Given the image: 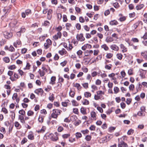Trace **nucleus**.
I'll return each instance as SVG.
<instances>
[{
  "label": "nucleus",
  "mask_w": 147,
  "mask_h": 147,
  "mask_svg": "<svg viewBox=\"0 0 147 147\" xmlns=\"http://www.w3.org/2000/svg\"><path fill=\"white\" fill-rule=\"evenodd\" d=\"M101 47L104 49L105 51H107L109 49V47L106 44H104L101 46Z\"/></svg>",
  "instance_id": "obj_35"
},
{
  "label": "nucleus",
  "mask_w": 147,
  "mask_h": 147,
  "mask_svg": "<svg viewBox=\"0 0 147 147\" xmlns=\"http://www.w3.org/2000/svg\"><path fill=\"white\" fill-rule=\"evenodd\" d=\"M20 56L18 53H15L13 54L11 57V59L12 60H14L17 59Z\"/></svg>",
  "instance_id": "obj_9"
},
{
  "label": "nucleus",
  "mask_w": 147,
  "mask_h": 147,
  "mask_svg": "<svg viewBox=\"0 0 147 147\" xmlns=\"http://www.w3.org/2000/svg\"><path fill=\"white\" fill-rule=\"evenodd\" d=\"M83 87L85 89H87L88 88V83H85L82 84Z\"/></svg>",
  "instance_id": "obj_53"
},
{
  "label": "nucleus",
  "mask_w": 147,
  "mask_h": 147,
  "mask_svg": "<svg viewBox=\"0 0 147 147\" xmlns=\"http://www.w3.org/2000/svg\"><path fill=\"white\" fill-rule=\"evenodd\" d=\"M31 13V10L30 9H27L25 10V12H22L21 13L22 17L23 18H25L26 17V15H28Z\"/></svg>",
  "instance_id": "obj_5"
},
{
  "label": "nucleus",
  "mask_w": 147,
  "mask_h": 147,
  "mask_svg": "<svg viewBox=\"0 0 147 147\" xmlns=\"http://www.w3.org/2000/svg\"><path fill=\"white\" fill-rule=\"evenodd\" d=\"M44 120V117L42 116H40L38 118V121L42 123L43 122Z\"/></svg>",
  "instance_id": "obj_43"
},
{
  "label": "nucleus",
  "mask_w": 147,
  "mask_h": 147,
  "mask_svg": "<svg viewBox=\"0 0 147 147\" xmlns=\"http://www.w3.org/2000/svg\"><path fill=\"white\" fill-rule=\"evenodd\" d=\"M28 138L29 139L32 140L34 139V136L32 133H30L28 136Z\"/></svg>",
  "instance_id": "obj_31"
},
{
  "label": "nucleus",
  "mask_w": 147,
  "mask_h": 147,
  "mask_svg": "<svg viewBox=\"0 0 147 147\" xmlns=\"http://www.w3.org/2000/svg\"><path fill=\"white\" fill-rule=\"evenodd\" d=\"M53 13V11L51 9H49L47 13V18L49 20H50L52 17V13Z\"/></svg>",
  "instance_id": "obj_6"
},
{
  "label": "nucleus",
  "mask_w": 147,
  "mask_h": 147,
  "mask_svg": "<svg viewBox=\"0 0 147 147\" xmlns=\"http://www.w3.org/2000/svg\"><path fill=\"white\" fill-rule=\"evenodd\" d=\"M75 94V93L71 90L69 92V96L72 97H74Z\"/></svg>",
  "instance_id": "obj_28"
},
{
  "label": "nucleus",
  "mask_w": 147,
  "mask_h": 147,
  "mask_svg": "<svg viewBox=\"0 0 147 147\" xmlns=\"http://www.w3.org/2000/svg\"><path fill=\"white\" fill-rule=\"evenodd\" d=\"M97 94L98 95V96H101V97L102 96H101L102 95H104L105 94V92L103 91H102V90H99L98 91L96 92Z\"/></svg>",
  "instance_id": "obj_25"
},
{
  "label": "nucleus",
  "mask_w": 147,
  "mask_h": 147,
  "mask_svg": "<svg viewBox=\"0 0 147 147\" xmlns=\"http://www.w3.org/2000/svg\"><path fill=\"white\" fill-rule=\"evenodd\" d=\"M30 65L29 63H27L26 67L25 68H24V70H26V69H29L30 68Z\"/></svg>",
  "instance_id": "obj_39"
},
{
  "label": "nucleus",
  "mask_w": 147,
  "mask_h": 147,
  "mask_svg": "<svg viewBox=\"0 0 147 147\" xmlns=\"http://www.w3.org/2000/svg\"><path fill=\"white\" fill-rule=\"evenodd\" d=\"M61 36V33L60 32H58L57 34L53 36V38L55 40H57L59 38H60Z\"/></svg>",
  "instance_id": "obj_7"
},
{
  "label": "nucleus",
  "mask_w": 147,
  "mask_h": 147,
  "mask_svg": "<svg viewBox=\"0 0 147 147\" xmlns=\"http://www.w3.org/2000/svg\"><path fill=\"white\" fill-rule=\"evenodd\" d=\"M113 54L111 53H107L106 55V57L107 58L110 59L113 56Z\"/></svg>",
  "instance_id": "obj_42"
},
{
  "label": "nucleus",
  "mask_w": 147,
  "mask_h": 147,
  "mask_svg": "<svg viewBox=\"0 0 147 147\" xmlns=\"http://www.w3.org/2000/svg\"><path fill=\"white\" fill-rule=\"evenodd\" d=\"M61 111L60 110L53 109L51 114V117L53 118L57 119L58 116L61 114Z\"/></svg>",
  "instance_id": "obj_1"
},
{
  "label": "nucleus",
  "mask_w": 147,
  "mask_h": 147,
  "mask_svg": "<svg viewBox=\"0 0 147 147\" xmlns=\"http://www.w3.org/2000/svg\"><path fill=\"white\" fill-rule=\"evenodd\" d=\"M109 24L111 25H116L118 24V22L116 20H114L110 21Z\"/></svg>",
  "instance_id": "obj_23"
},
{
  "label": "nucleus",
  "mask_w": 147,
  "mask_h": 147,
  "mask_svg": "<svg viewBox=\"0 0 147 147\" xmlns=\"http://www.w3.org/2000/svg\"><path fill=\"white\" fill-rule=\"evenodd\" d=\"M120 47L121 49H122V51L123 52H125L127 51V48L122 44H121L120 45Z\"/></svg>",
  "instance_id": "obj_17"
},
{
  "label": "nucleus",
  "mask_w": 147,
  "mask_h": 147,
  "mask_svg": "<svg viewBox=\"0 0 147 147\" xmlns=\"http://www.w3.org/2000/svg\"><path fill=\"white\" fill-rule=\"evenodd\" d=\"M121 107L123 109H124L126 106L125 104L123 102H122L120 104Z\"/></svg>",
  "instance_id": "obj_62"
},
{
  "label": "nucleus",
  "mask_w": 147,
  "mask_h": 147,
  "mask_svg": "<svg viewBox=\"0 0 147 147\" xmlns=\"http://www.w3.org/2000/svg\"><path fill=\"white\" fill-rule=\"evenodd\" d=\"M120 74L122 77V78L124 77L126 75V74L124 71H122L121 72Z\"/></svg>",
  "instance_id": "obj_51"
},
{
  "label": "nucleus",
  "mask_w": 147,
  "mask_h": 147,
  "mask_svg": "<svg viewBox=\"0 0 147 147\" xmlns=\"http://www.w3.org/2000/svg\"><path fill=\"white\" fill-rule=\"evenodd\" d=\"M91 138V136L90 135H87L85 137V139L87 141H90Z\"/></svg>",
  "instance_id": "obj_55"
},
{
  "label": "nucleus",
  "mask_w": 147,
  "mask_h": 147,
  "mask_svg": "<svg viewBox=\"0 0 147 147\" xmlns=\"http://www.w3.org/2000/svg\"><path fill=\"white\" fill-rule=\"evenodd\" d=\"M49 100L51 102H53L55 99V97L53 94H51L49 98Z\"/></svg>",
  "instance_id": "obj_24"
},
{
  "label": "nucleus",
  "mask_w": 147,
  "mask_h": 147,
  "mask_svg": "<svg viewBox=\"0 0 147 147\" xmlns=\"http://www.w3.org/2000/svg\"><path fill=\"white\" fill-rule=\"evenodd\" d=\"M126 20V18L124 16H123L120 17L119 19V20L121 22H123L125 20Z\"/></svg>",
  "instance_id": "obj_44"
},
{
  "label": "nucleus",
  "mask_w": 147,
  "mask_h": 147,
  "mask_svg": "<svg viewBox=\"0 0 147 147\" xmlns=\"http://www.w3.org/2000/svg\"><path fill=\"white\" fill-rule=\"evenodd\" d=\"M82 103L84 105H88L89 104L88 100L86 99L84 100V101H83Z\"/></svg>",
  "instance_id": "obj_59"
},
{
  "label": "nucleus",
  "mask_w": 147,
  "mask_h": 147,
  "mask_svg": "<svg viewBox=\"0 0 147 147\" xmlns=\"http://www.w3.org/2000/svg\"><path fill=\"white\" fill-rule=\"evenodd\" d=\"M15 126L18 129H20L21 127V126L19 123L17 121H16L14 123Z\"/></svg>",
  "instance_id": "obj_20"
},
{
  "label": "nucleus",
  "mask_w": 147,
  "mask_h": 147,
  "mask_svg": "<svg viewBox=\"0 0 147 147\" xmlns=\"http://www.w3.org/2000/svg\"><path fill=\"white\" fill-rule=\"evenodd\" d=\"M10 7H5L3 9V11L4 13V15L2 16L1 17V19H3V18L5 17L7 13L9 12L10 11Z\"/></svg>",
  "instance_id": "obj_3"
},
{
  "label": "nucleus",
  "mask_w": 147,
  "mask_h": 147,
  "mask_svg": "<svg viewBox=\"0 0 147 147\" xmlns=\"http://www.w3.org/2000/svg\"><path fill=\"white\" fill-rule=\"evenodd\" d=\"M72 105L74 106H77L78 105V103L75 100H73L71 101Z\"/></svg>",
  "instance_id": "obj_29"
},
{
  "label": "nucleus",
  "mask_w": 147,
  "mask_h": 147,
  "mask_svg": "<svg viewBox=\"0 0 147 147\" xmlns=\"http://www.w3.org/2000/svg\"><path fill=\"white\" fill-rule=\"evenodd\" d=\"M117 58L119 60H121L122 58V55L121 53H118L117 54Z\"/></svg>",
  "instance_id": "obj_40"
},
{
  "label": "nucleus",
  "mask_w": 147,
  "mask_h": 147,
  "mask_svg": "<svg viewBox=\"0 0 147 147\" xmlns=\"http://www.w3.org/2000/svg\"><path fill=\"white\" fill-rule=\"evenodd\" d=\"M75 87H76L78 90L81 88V86L80 84L76 83L75 84Z\"/></svg>",
  "instance_id": "obj_60"
},
{
  "label": "nucleus",
  "mask_w": 147,
  "mask_h": 147,
  "mask_svg": "<svg viewBox=\"0 0 147 147\" xmlns=\"http://www.w3.org/2000/svg\"><path fill=\"white\" fill-rule=\"evenodd\" d=\"M45 127L43 126L40 130H38L37 131L38 133H43L45 131Z\"/></svg>",
  "instance_id": "obj_34"
},
{
  "label": "nucleus",
  "mask_w": 147,
  "mask_h": 147,
  "mask_svg": "<svg viewBox=\"0 0 147 147\" xmlns=\"http://www.w3.org/2000/svg\"><path fill=\"white\" fill-rule=\"evenodd\" d=\"M56 80V77L55 76H52L51 79V82H50L49 84L52 85L55 84V81Z\"/></svg>",
  "instance_id": "obj_13"
},
{
  "label": "nucleus",
  "mask_w": 147,
  "mask_h": 147,
  "mask_svg": "<svg viewBox=\"0 0 147 147\" xmlns=\"http://www.w3.org/2000/svg\"><path fill=\"white\" fill-rule=\"evenodd\" d=\"M70 136L69 134H64L62 135V137L63 138H67L69 137Z\"/></svg>",
  "instance_id": "obj_47"
},
{
  "label": "nucleus",
  "mask_w": 147,
  "mask_h": 147,
  "mask_svg": "<svg viewBox=\"0 0 147 147\" xmlns=\"http://www.w3.org/2000/svg\"><path fill=\"white\" fill-rule=\"evenodd\" d=\"M140 22H141L138 21L134 24L133 26V28L134 29L136 28L140 24Z\"/></svg>",
  "instance_id": "obj_21"
},
{
  "label": "nucleus",
  "mask_w": 147,
  "mask_h": 147,
  "mask_svg": "<svg viewBox=\"0 0 147 147\" xmlns=\"http://www.w3.org/2000/svg\"><path fill=\"white\" fill-rule=\"evenodd\" d=\"M113 40V38L111 37H107L106 39V41L108 42H112Z\"/></svg>",
  "instance_id": "obj_27"
},
{
  "label": "nucleus",
  "mask_w": 147,
  "mask_h": 147,
  "mask_svg": "<svg viewBox=\"0 0 147 147\" xmlns=\"http://www.w3.org/2000/svg\"><path fill=\"white\" fill-rule=\"evenodd\" d=\"M114 92L115 94H117V93H118L119 91V88L117 87H115L114 89Z\"/></svg>",
  "instance_id": "obj_36"
},
{
  "label": "nucleus",
  "mask_w": 147,
  "mask_h": 147,
  "mask_svg": "<svg viewBox=\"0 0 147 147\" xmlns=\"http://www.w3.org/2000/svg\"><path fill=\"white\" fill-rule=\"evenodd\" d=\"M131 100H132L131 98H127L126 102L127 105H129L131 101Z\"/></svg>",
  "instance_id": "obj_56"
},
{
  "label": "nucleus",
  "mask_w": 147,
  "mask_h": 147,
  "mask_svg": "<svg viewBox=\"0 0 147 147\" xmlns=\"http://www.w3.org/2000/svg\"><path fill=\"white\" fill-rule=\"evenodd\" d=\"M63 21L64 22H66L67 21V16L65 15H64L63 17Z\"/></svg>",
  "instance_id": "obj_54"
},
{
  "label": "nucleus",
  "mask_w": 147,
  "mask_h": 147,
  "mask_svg": "<svg viewBox=\"0 0 147 147\" xmlns=\"http://www.w3.org/2000/svg\"><path fill=\"white\" fill-rule=\"evenodd\" d=\"M101 81L100 80L97 79L96 81L95 84L96 85H98L101 84Z\"/></svg>",
  "instance_id": "obj_57"
},
{
  "label": "nucleus",
  "mask_w": 147,
  "mask_h": 147,
  "mask_svg": "<svg viewBox=\"0 0 147 147\" xmlns=\"http://www.w3.org/2000/svg\"><path fill=\"white\" fill-rule=\"evenodd\" d=\"M129 88L130 90L132 91L134 88V84H131L129 86Z\"/></svg>",
  "instance_id": "obj_41"
},
{
  "label": "nucleus",
  "mask_w": 147,
  "mask_h": 147,
  "mask_svg": "<svg viewBox=\"0 0 147 147\" xmlns=\"http://www.w3.org/2000/svg\"><path fill=\"white\" fill-rule=\"evenodd\" d=\"M59 53L61 55H62L65 54L67 53V51L64 49H63L59 51Z\"/></svg>",
  "instance_id": "obj_18"
},
{
  "label": "nucleus",
  "mask_w": 147,
  "mask_h": 147,
  "mask_svg": "<svg viewBox=\"0 0 147 147\" xmlns=\"http://www.w3.org/2000/svg\"><path fill=\"white\" fill-rule=\"evenodd\" d=\"M34 112L31 111H29L27 113V115L28 116H31L34 114Z\"/></svg>",
  "instance_id": "obj_50"
},
{
  "label": "nucleus",
  "mask_w": 147,
  "mask_h": 147,
  "mask_svg": "<svg viewBox=\"0 0 147 147\" xmlns=\"http://www.w3.org/2000/svg\"><path fill=\"white\" fill-rule=\"evenodd\" d=\"M144 6V5L143 4H141L138 5H137L136 7V9L137 10H140Z\"/></svg>",
  "instance_id": "obj_22"
},
{
  "label": "nucleus",
  "mask_w": 147,
  "mask_h": 147,
  "mask_svg": "<svg viewBox=\"0 0 147 147\" xmlns=\"http://www.w3.org/2000/svg\"><path fill=\"white\" fill-rule=\"evenodd\" d=\"M43 92V90L41 88L36 89L34 91V92L38 95L39 94V93H41L42 94Z\"/></svg>",
  "instance_id": "obj_11"
},
{
  "label": "nucleus",
  "mask_w": 147,
  "mask_h": 147,
  "mask_svg": "<svg viewBox=\"0 0 147 147\" xmlns=\"http://www.w3.org/2000/svg\"><path fill=\"white\" fill-rule=\"evenodd\" d=\"M84 18L82 16L80 17L79 18V21L80 22L84 23Z\"/></svg>",
  "instance_id": "obj_64"
},
{
  "label": "nucleus",
  "mask_w": 147,
  "mask_h": 147,
  "mask_svg": "<svg viewBox=\"0 0 147 147\" xmlns=\"http://www.w3.org/2000/svg\"><path fill=\"white\" fill-rule=\"evenodd\" d=\"M18 119L20 120V122L22 123H25L24 117L23 116L19 115Z\"/></svg>",
  "instance_id": "obj_15"
},
{
  "label": "nucleus",
  "mask_w": 147,
  "mask_h": 147,
  "mask_svg": "<svg viewBox=\"0 0 147 147\" xmlns=\"http://www.w3.org/2000/svg\"><path fill=\"white\" fill-rule=\"evenodd\" d=\"M76 38L78 41L81 42L85 40V38L83 36V34L82 33L80 34H78L76 36Z\"/></svg>",
  "instance_id": "obj_4"
},
{
  "label": "nucleus",
  "mask_w": 147,
  "mask_h": 147,
  "mask_svg": "<svg viewBox=\"0 0 147 147\" xmlns=\"http://www.w3.org/2000/svg\"><path fill=\"white\" fill-rule=\"evenodd\" d=\"M101 98V96H98L97 94V95H95L94 96V99L96 100H98L99 99H100Z\"/></svg>",
  "instance_id": "obj_38"
},
{
  "label": "nucleus",
  "mask_w": 147,
  "mask_h": 147,
  "mask_svg": "<svg viewBox=\"0 0 147 147\" xmlns=\"http://www.w3.org/2000/svg\"><path fill=\"white\" fill-rule=\"evenodd\" d=\"M13 76L14 77V78L11 77L9 78L12 81H16L17 79L19 78V76L16 73H15Z\"/></svg>",
  "instance_id": "obj_10"
},
{
  "label": "nucleus",
  "mask_w": 147,
  "mask_h": 147,
  "mask_svg": "<svg viewBox=\"0 0 147 147\" xmlns=\"http://www.w3.org/2000/svg\"><path fill=\"white\" fill-rule=\"evenodd\" d=\"M73 47L72 44H69V46L67 47V49L68 50L70 51L72 49Z\"/></svg>",
  "instance_id": "obj_61"
},
{
  "label": "nucleus",
  "mask_w": 147,
  "mask_h": 147,
  "mask_svg": "<svg viewBox=\"0 0 147 147\" xmlns=\"http://www.w3.org/2000/svg\"><path fill=\"white\" fill-rule=\"evenodd\" d=\"M3 34L5 38L7 39H9L11 38L13 36L12 33L9 32L7 31L3 32Z\"/></svg>",
  "instance_id": "obj_2"
},
{
  "label": "nucleus",
  "mask_w": 147,
  "mask_h": 147,
  "mask_svg": "<svg viewBox=\"0 0 147 147\" xmlns=\"http://www.w3.org/2000/svg\"><path fill=\"white\" fill-rule=\"evenodd\" d=\"M18 96L17 94L16 93H14L13 96L12 97V99L13 100L15 99L16 98H17Z\"/></svg>",
  "instance_id": "obj_63"
},
{
  "label": "nucleus",
  "mask_w": 147,
  "mask_h": 147,
  "mask_svg": "<svg viewBox=\"0 0 147 147\" xmlns=\"http://www.w3.org/2000/svg\"><path fill=\"white\" fill-rule=\"evenodd\" d=\"M3 61L6 63H8L9 62L10 59L8 57H5L3 58Z\"/></svg>",
  "instance_id": "obj_32"
},
{
  "label": "nucleus",
  "mask_w": 147,
  "mask_h": 147,
  "mask_svg": "<svg viewBox=\"0 0 147 147\" xmlns=\"http://www.w3.org/2000/svg\"><path fill=\"white\" fill-rule=\"evenodd\" d=\"M85 96L87 98L90 97L91 96V94L89 92H85L84 93Z\"/></svg>",
  "instance_id": "obj_26"
},
{
  "label": "nucleus",
  "mask_w": 147,
  "mask_h": 147,
  "mask_svg": "<svg viewBox=\"0 0 147 147\" xmlns=\"http://www.w3.org/2000/svg\"><path fill=\"white\" fill-rule=\"evenodd\" d=\"M110 47L112 49L115 51H118L119 50V47L115 45H112Z\"/></svg>",
  "instance_id": "obj_12"
},
{
  "label": "nucleus",
  "mask_w": 147,
  "mask_h": 147,
  "mask_svg": "<svg viewBox=\"0 0 147 147\" xmlns=\"http://www.w3.org/2000/svg\"><path fill=\"white\" fill-rule=\"evenodd\" d=\"M76 27L78 30H80L81 29V26L79 23H77L76 24Z\"/></svg>",
  "instance_id": "obj_49"
},
{
  "label": "nucleus",
  "mask_w": 147,
  "mask_h": 147,
  "mask_svg": "<svg viewBox=\"0 0 147 147\" xmlns=\"http://www.w3.org/2000/svg\"><path fill=\"white\" fill-rule=\"evenodd\" d=\"M55 136L54 135L53 136H52V137L50 138L51 140L53 141H56L58 140L59 139L57 136V132H55Z\"/></svg>",
  "instance_id": "obj_8"
},
{
  "label": "nucleus",
  "mask_w": 147,
  "mask_h": 147,
  "mask_svg": "<svg viewBox=\"0 0 147 147\" xmlns=\"http://www.w3.org/2000/svg\"><path fill=\"white\" fill-rule=\"evenodd\" d=\"M80 112L83 115L86 114V109L85 108L82 107L80 109Z\"/></svg>",
  "instance_id": "obj_19"
},
{
  "label": "nucleus",
  "mask_w": 147,
  "mask_h": 147,
  "mask_svg": "<svg viewBox=\"0 0 147 147\" xmlns=\"http://www.w3.org/2000/svg\"><path fill=\"white\" fill-rule=\"evenodd\" d=\"M76 138L77 139L81 138L82 136L81 134L79 132H77L76 134Z\"/></svg>",
  "instance_id": "obj_37"
},
{
  "label": "nucleus",
  "mask_w": 147,
  "mask_h": 147,
  "mask_svg": "<svg viewBox=\"0 0 147 147\" xmlns=\"http://www.w3.org/2000/svg\"><path fill=\"white\" fill-rule=\"evenodd\" d=\"M141 55L143 57L144 59H147V51H145L142 52L141 53Z\"/></svg>",
  "instance_id": "obj_16"
},
{
  "label": "nucleus",
  "mask_w": 147,
  "mask_h": 147,
  "mask_svg": "<svg viewBox=\"0 0 147 147\" xmlns=\"http://www.w3.org/2000/svg\"><path fill=\"white\" fill-rule=\"evenodd\" d=\"M120 142L121 144H122L124 147H127L128 146L127 144L125 143L123 141H122Z\"/></svg>",
  "instance_id": "obj_48"
},
{
  "label": "nucleus",
  "mask_w": 147,
  "mask_h": 147,
  "mask_svg": "<svg viewBox=\"0 0 147 147\" xmlns=\"http://www.w3.org/2000/svg\"><path fill=\"white\" fill-rule=\"evenodd\" d=\"M38 72L39 73L41 77L45 75V74L44 71H41L40 69H39Z\"/></svg>",
  "instance_id": "obj_33"
},
{
  "label": "nucleus",
  "mask_w": 147,
  "mask_h": 147,
  "mask_svg": "<svg viewBox=\"0 0 147 147\" xmlns=\"http://www.w3.org/2000/svg\"><path fill=\"white\" fill-rule=\"evenodd\" d=\"M112 66V65L111 64H110L108 65H105V68L106 69H107L108 70H110L111 69Z\"/></svg>",
  "instance_id": "obj_30"
},
{
  "label": "nucleus",
  "mask_w": 147,
  "mask_h": 147,
  "mask_svg": "<svg viewBox=\"0 0 147 147\" xmlns=\"http://www.w3.org/2000/svg\"><path fill=\"white\" fill-rule=\"evenodd\" d=\"M27 140L26 138H24L21 142V144H24L26 142H27Z\"/></svg>",
  "instance_id": "obj_58"
},
{
  "label": "nucleus",
  "mask_w": 147,
  "mask_h": 147,
  "mask_svg": "<svg viewBox=\"0 0 147 147\" xmlns=\"http://www.w3.org/2000/svg\"><path fill=\"white\" fill-rule=\"evenodd\" d=\"M19 114L22 115H24L25 114V112L22 109L19 111Z\"/></svg>",
  "instance_id": "obj_46"
},
{
  "label": "nucleus",
  "mask_w": 147,
  "mask_h": 147,
  "mask_svg": "<svg viewBox=\"0 0 147 147\" xmlns=\"http://www.w3.org/2000/svg\"><path fill=\"white\" fill-rule=\"evenodd\" d=\"M82 70L85 73H87L88 71V69L84 66L82 67Z\"/></svg>",
  "instance_id": "obj_45"
},
{
  "label": "nucleus",
  "mask_w": 147,
  "mask_h": 147,
  "mask_svg": "<svg viewBox=\"0 0 147 147\" xmlns=\"http://www.w3.org/2000/svg\"><path fill=\"white\" fill-rule=\"evenodd\" d=\"M131 41L134 42H138L139 40L138 39L136 38H133L131 39Z\"/></svg>",
  "instance_id": "obj_52"
},
{
  "label": "nucleus",
  "mask_w": 147,
  "mask_h": 147,
  "mask_svg": "<svg viewBox=\"0 0 147 147\" xmlns=\"http://www.w3.org/2000/svg\"><path fill=\"white\" fill-rule=\"evenodd\" d=\"M90 114L91 117L93 119L96 120V115L95 112L94 111H92L91 112Z\"/></svg>",
  "instance_id": "obj_14"
}]
</instances>
